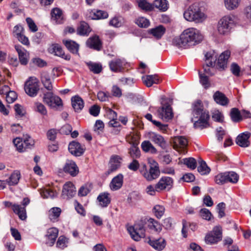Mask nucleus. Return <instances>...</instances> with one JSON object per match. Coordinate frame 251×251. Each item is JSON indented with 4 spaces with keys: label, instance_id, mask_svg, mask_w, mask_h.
Masks as SVG:
<instances>
[{
    "label": "nucleus",
    "instance_id": "26",
    "mask_svg": "<svg viewBox=\"0 0 251 251\" xmlns=\"http://www.w3.org/2000/svg\"><path fill=\"white\" fill-rule=\"evenodd\" d=\"M61 211L62 210L59 207H54L50 208L48 212L49 219L52 222L58 221Z\"/></svg>",
    "mask_w": 251,
    "mask_h": 251
},
{
    "label": "nucleus",
    "instance_id": "4",
    "mask_svg": "<svg viewBox=\"0 0 251 251\" xmlns=\"http://www.w3.org/2000/svg\"><path fill=\"white\" fill-rule=\"evenodd\" d=\"M234 19L232 16L226 15L222 17L217 25L218 33L221 35H227L230 32L234 25Z\"/></svg>",
    "mask_w": 251,
    "mask_h": 251
},
{
    "label": "nucleus",
    "instance_id": "2",
    "mask_svg": "<svg viewBox=\"0 0 251 251\" xmlns=\"http://www.w3.org/2000/svg\"><path fill=\"white\" fill-rule=\"evenodd\" d=\"M192 115L191 121L194 122V127L203 128L208 126L209 115L206 110H203L201 101H197L193 104Z\"/></svg>",
    "mask_w": 251,
    "mask_h": 251
},
{
    "label": "nucleus",
    "instance_id": "53",
    "mask_svg": "<svg viewBox=\"0 0 251 251\" xmlns=\"http://www.w3.org/2000/svg\"><path fill=\"white\" fill-rule=\"evenodd\" d=\"M226 172L221 173L215 177V182L219 185H223L227 183Z\"/></svg>",
    "mask_w": 251,
    "mask_h": 251
},
{
    "label": "nucleus",
    "instance_id": "30",
    "mask_svg": "<svg viewBox=\"0 0 251 251\" xmlns=\"http://www.w3.org/2000/svg\"><path fill=\"white\" fill-rule=\"evenodd\" d=\"M109 65L112 71L119 72L123 69L124 62L120 59H116L110 61Z\"/></svg>",
    "mask_w": 251,
    "mask_h": 251
},
{
    "label": "nucleus",
    "instance_id": "43",
    "mask_svg": "<svg viewBox=\"0 0 251 251\" xmlns=\"http://www.w3.org/2000/svg\"><path fill=\"white\" fill-rule=\"evenodd\" d=\"M91 31V29L87 23L82 22L77 29V33L81 35H88Z\"/></svg>",
    "mask_w": 251,
    "mask_h": 251
},
{
    "label": "nucleus",
    "instance_id": "42",
    "mask_svg": "<svg viewBox=\"0 0 251 251\" xmlns=\"http://www.w3.org/2000/svg\"><path fill=\"white\" fill-rule=\"evenodd\" d=\"M226 8L228 10L235 9L239 6L241 0H224Z\"/></svg>",
    "mask_w": 251,
    "mask_h": 251
},
{
    "label": "nucleus",
    "instance_id": "9",
    "mask_svg": "<svg viewBox=\"0 0 251 251\" xmlns=\"http://www.w3.org/2000/svg\"><path fill=\"white\" fill-rule=\"evenodd\" d=\"M127 230L131 238L135 241H138L145 236V230L142 226L136 224L133 226L129 227Z\"/></svg>",
    "mask_w": 251,
    "mask_h": 251
},
{
    "label": "nucleus",
    "instance_id": "44",
    "mask_svg": "<svg viewBox=\"0 0 251 251\" xmlns=\"http://www.w3.org/2000/svg\"><path fill=\"white\" fill-rule=\"evenodd\" d=\"M89 69L94 74L100 73L102 69V66L100 64L89 62L86 63Z\"/></svg>",
    "mask_w": 251,
    "mask_h": 251
},
{
    "label": "nucleus",
    "instance_id": "6",
    "mask_svg": "<svg viewBox=\"0 0 251 251\" xmlns=\"http://www.w3.org/2000/svg\"><path fill=\"white\" fill-rule=\"evenodd\" d=\"M205 64L203 66L204 74L209 75H212L215 73V69L214 68L216 60L217 58V54L214 50H211L206 52L205 54Z\"/></svg>",
    "mask_w": 251,
    "mask_h": 251
},
{
    "label": "nucleus",
    "instance_id": "36",
    "mask_svg": "<svg viewBox=\"0 0 251 251\" xmlns=\"http://www.w3.org/2000/svg\"><path fill=\"white\" fill-rule=\"evenodd\" d=\"M41 81L44 87L49 91L52 89L51 80L49 75L46 73H43L41 75Z\"/></svg>",
    "mask_w": 251,
    "mask_h": 251
},
{
    "label": "nucleus",
    "instance_id": "34",
    "mask_svg": "<svg viewBox=\"0 0 251 251\" xmlns=\"http://www.w3.org/2000/svg\"><path fill=\"white\" fill-rule=\"evenodd\" d=\"M63 42L70 52L73 53H77L79 45L76 42L71 40H64Z\"/></svg>",
    "mask_w": 251,
    "mask_h": 251
},
{
    "label": "nucleus",
    "instance_id": "7",
    "mask_svg": "<svg viewBox=\"0 0 251 251\" xmlns=\"http://www.w3.org/2000/svg\"><path fill=\"white\" fill-rule=\"evenodd\" d=\"M25 90L26 93L29 96H36L39 90L38 79L35 77H30L25 83Z\"/></svg>",
    "mask_w": 251,
    "mask_h": 251
},
{
    "label": "nucleus",
    "instance_id": "45",
    "mask_svg": "<svg viewBox=\"0 0 251 251\" xmlns=\"http://www.w3.org/2000/svg\"><path fill=\"white\" fill-rule=\"evenodd\" d=\"M20 178V174L18 172H14L6 180L7 183L10 185H15L18 184Z\"/></svg>",
    "mask_w": 251,
    "mask_h": 251
},
{
    "label": "nucleus",
    "instance_id": "22",
    "mask_svg": "<svg viewBox=\"0 0 251 251\" xmlns=\"http://www.w3.org/2000/svg\"><path fill=\"white\" fill-rule=\"evenodd\" d=\"M49 52L51 53H54L55 55L62 57L65 60H69L70 56L69 55H65L61 47L58 44H53L49 49Z\"/></svg>",
    "mask_w": 251,
    "mask_h": 251
},
{
    "label": "nucleus",
    "instance_id": "49",
    "mask_svg": "<svg viewBox=\"0 0 251 251\" xmlns=\"http://www.w3.org/2000/svg\"><path fill=\"white\" fill-rule=\"evenodd\" d=\"M199 165L198 167V172L202 175L208 174L210 171V168L207 166L206 162L201 160L199 161Z\"/></svg>",
    "mask_w": 251,
    "mask_h": 251
},
{
    "label": "nucleus",
    "instance_id": "21",
    "mask_svg": "<svg viewBox=\"0 0 251 251\" xmlns=\"http://www.w3.org/2000/svg\"><path fill=\"white\" fill-rule=\"evenodd\" d=\"M123 175L121 174H118L112 179L110 183V189L113 191L120 189L123 186Z\"/></svg>",
    "mask_w": 251,
    "mask_h": 251
},
{
    "label": "nucleus",
    "instance_id": "37",
    "mask_svg": "<svg viewBox=\"0 0 251 251\" xmlns=\"http://www.w3.org/2000/svg\"><path fill=\"white\" fill-rule=\"evenodd\" d=\"M51 20L56 23H60L62 20V12L60 9L54 8L51 11Z\"/></svg>",
    "mask_w": 251,
    "mask_h": 251
},
{
    "label": "nucleus",
    "instance_id": "63",
    "mask_svg": "<svg viewBox=\"0 0 251 251\" xmlns=\"http://www.w3.org/2000/svg\"><path fill=\"white\" fill-rule=\"evenodd\" d=\"M212 118L215 121L222 123L224 121V116L218 110H214L212 113Z\"/></svg>",
    "mask_w": 251,
    "mask_h": 251
},
{
    "label": "nucleus",
    "instance_id": "51",
    "mask_svg": "<svg viewBox=\"0 0 251 251\" xmlns=\"http://www.w3.org/2000/svg\"><path fill=\"white\" fill-rule=\"evenodd\" d=\"M23 141L25 151L27 149H31L34 145V141L33 139L28 135L25 134L23 135Z\"/></svg>",
    "mask_w": 251,
    "mask_h": 251
},
{
    "label": "nucleus",
    "instance_id": "1",
    "mask_svg": "<svg viewBox=\"0 0 251 251\" xmlns=\"http://www.w3.org/2000/svg\"><path fill=\"white\" fill-rule=\"evenodd\" d=\"M203 39L201 31L196 28L189 27L183 31L179 36L173 38V45L178 48L187 49L195 46Z\"/></svg>",
    "mask_w": 251,
    "mask_h": 251
},
{
    "label": "nucleus",
    "instance_id": "48",
    "mask_svg": "<svg viewBox=\"0 0 251 251\" xmlns=\"http://www.w3.org/2000/svg\"><path fill=\"white\" fill-rule=\"evenodd\" d=\"M138 7L145 11H151L153 9L152 5L146 0H136Z\"/></svg>",
    "mask_w": 251,
    "mask_h": 251
},
{
    "label": "nucleus",
    "instance_id": "59",
    "mask_svg": "<svg viewBox=\"0 0 251 251\" xmlns=\"http://www.w3.org/2000/svg\"><path fill=\"white\" fill-rule=\"evenodd\" d=\"M136 24L141 27L146 28L150 25V23L147 19L144 17H139L136 20Z\"/></svg>",
    "mask_w": 251,
    "mask_h": 251
},
{
    "label": "nucleus",
    "instance_id": "23",
    "mask_svg": "<svg viewBox=\"0 0 251 251\" xmlns=\"http://www.w3.org/2000/svg\"><path fill=\"white\" fill-rule=\"evenodd\" d=\"M86 45L89 48L97 50H100L102 47L101 42L97 35L90 37L86 41Z\"/></svg>",
    "mask_w": 251,
    "mask_h": 251
},
{
    "label": "nucleus",
    "instance_id": "28",
    "mask_svg": "<svg viewBox=\"0 0 251 251\" xmlns=\"http://www.w3.org/2000/svg\"><path fill=\"white\" fill-rule=\"evenodd\" d=\"M213 99L217 103L223 106L227 105L228 102V100L225 95L218 91L214 94Z\"/></svg>",
    "mask_w": 251,
    "mask_h": 251
},
{
    "label": "nucleus",
    "instance_id": "62",
    "mask_svg": "<svg viewBox=\"0 0 251 251\" xmlns=\"http://www.w3.org/2000/svg\"><path fill=\"white\" fill-rule=\"evenodd\" d=\"M6 100L9 103H13L17 99V94L13 91L6 92Z\"/></svg>",
    "mask_w": 251,
    "mask_h": 251
},
{
    "label": "nucleus",
    "instance_id": "39",
    "mask_svg": "<svg viewBox=\"0 0 251 251\" xmlns=\"http://www.w3.org/2000/svg\"><path fill=\"white\" fill-rule=\"evenodd\" d=\"M130 144L131 145L128 152L130 156L133 159L139 158L140 156V151L137 147L138 143L134 142Z\"/></svg>",
    "mask_w": 251,
    "mask_h": 251
},
{
    "label": "nucleus",
    "instance_id": "15",
    "mask_svg": "<svg viewBox=\"0 0 251 251\" xmlns=\"http://www.w3.org/2000/svg\"><path fill=\"white\" fill-rule=\"evenodd\" d=\"M173 183V179L169 176H163L156 184V189L159 191H162L166 189H170L172 186Z\"/></svg>",
    "mask_w": 251,
    "mask_h": 251
},
{
    "label": "nucleus",
    "instance_id": "58",
    "mask_svg": "<svg viewBox=\"0 0 251 251\" xmlns=\"http://www.w3.org/2000/svg\"><path fill=\"white\" fill-rule=\"evenodd\" d=\"M91 191L90 185L86 184L80 188L78 192V195L80 197L86 196Z\"/></svg>",
    "mask_w": 251,
    "mask_h": 251
},
{
    "label": "nucleus",
    "instance_id": "5",
    "mask_svg": "<svg viewBox=\"0 0 251 251\" xmlns=\"http://www.w3.org/2000/svg\"><path fill=\"white\" fill-rule=\"evenodd\" d=\"M148 163L150 164L149 170L145 169L141 173L147 180L151 181L158 177L160 175V170L158 164L154 159H149Z\"/></svg>",
    "mask_w": 251,
    "mask_h": 251
},
{
    "label": "nucleus",
    "instance_id": "32",
    "mask_svg": "<svg viewBox=\"0 0 251 251\" xmlns=\"http://www.w3.org/2000/svg\"><path fill=\"white\" fill-rule=\"evenodd\" d=\"M13 211L17 214L19 218L22 220H25L26 218L25 208L19 204L13 205Z\"/></svg>",
    "mask_w": 251,
    "mask_h": 251
},
{
    "label": "nucleus",
    "instance_id": "11",
    "mask_svg": "<svg viewBox=\"0 0 251 251\" xmlns=\"http://www.w3.org/2000/svg\"><path fill=\"white\" fill-rule=\"evenodd\" d=\"M162 107L158 109L157 112L160 118L165 121L171 120L173 116L171 107L169 105H163V101L161 102Z\"/></svg>",
    "mask_w": 251,
    "mask_h": 251
},
{
    "label": "nucleus",
    "instance_id": "8",
    "mask_svg": "<svg viewBox=\"0 0 251 251\" xmlns=\"http://www.w3.org/2000/svg\"><path fill=\"white\" fill-rule=\"evenodd\" d=\"M43 100L45 103L51 108L62 105L61 99L59 97L54 95L50 92H47L44 94Z\"/></svg>",
    "mask_w": 251,
    "mask_h": 251
},
{
    "label": "nucleus",
    "instance_id": "25",
    "mask_svg": "<svg viewBox=\"0 0 251 251\" xmlns=\"http://www.w3.org/2000/svg\"><path fill=\"white\" fill-rule=\"evenodd\" d=\"M147 242L154 249L159 251L162 250L166 246L165 240L161 238L158 239H151L149 238Z\"/></svg>",
    "mask_w": 251,
    "mask_h": 251
},
{
    "label": "nucleus",
    "instance_id": "52",
    "mask_svg": "<svg viewBox=\"0 0 251 251\" xmlns=\"http://www.w3.org/2000/svg\"><path fill=\"white\" fill-rule=\"evenodd\" d=\"M227 183H236L239 180V176L234 172H226Z\"/></svg>",
    "mask_w": 251,
    "mask_h": 251
},
{
    "label": "nucleus",
    "instance_id": "41",
    "mask_svg": "<svg viewBox=\"0 0 251 251\" xmlns=\"http://www.w3.org/2000/svg\"><path fill=\"white\" fill-rule=\"evenodd\" d=\"M153 5L162 11H166L169 8V3L167 0H155Z\"/></svg>",
    "mask_w": 251,
    "mask_h": 251
},
{
    "label": "nucleus",
    "instance_id": "12",
    "mask_svg": "<svg viewBox=\"0 0 251 251\" xmlns=\"http://www.w3.org/2000/svg\"><path fill=\"white\" fill-rule=\"evenodd\" d=\"M15 49L18 54L19 59L20 63L23 65H26L29 60V52L23 47L19 45H16Z\"/></svg>",
    "mask_w": 251,
    "mask_h": 251
},
{
    "label": "nucleus",
    "instance_id": "29",
    "mask_svg": "<svg viewBox=\"0 0 251 251\" xmlns=\"http://www.w3.org/2000/svg\"><path fill=\"white\" fill-rule=\"evenodd\" d=\"M58 231L56 228L52 227L48 229L47 236L48 238L47 244L51 246L55 242L58 236Z\"/></svg>",
    "mask_w": 251,
    "mask_h": 251
},
{
    "label": "nucleus",
    "instance_id": "38",
    "mask_svg": "<svg viewBox=\"0 0 251 251\" xmlns=\"http://www.w3.org/2000/svg\"><path fill=\"white\" fill-rule=\"evenodd\" d=\"M144 83L147 87H151L153 84H157L159 82L158 79L155 75H148L142 77Z\"/></svg>",
    "mask_w": 251,
    "mask_h": 251
},
{
    "label": "nucleus",
    "instance_id": "54",
    "mask_svg": "<svg viewBox=\"0 0 251 251\" xmlns=\"http://www.w3.org/2000/svg\"><path fill=\"white\" fill-rule=\"evenodd\" d=\"M148 226L150 229L154 230L157 232H159L161 230L162 228L160 225L154 219L150 218L148 220Z\"/></svg>",
    "mask_w": 251,
    "mask_h": 251
},
{
    "label": "nucleus",
    "instance_id": "55",
    "mask_svg": "<svg viewBox=\"0 0 251 251\" xmlns=\"http://www.w3.org/2000/svg\"><path fill=\"white\" fill-rule=\"evenodd\" d=\"M230 117L234 122H238L242 119L239 110L236 108H233L230 111Z\"/></svg>",
    "mask_w": 251,
    "mask_h": 251
},
{
    "label": "nucleus",
    "instance_id": "33",
    "mask_svg": "<svg viewBox=\"0 0 251 251\" xmlns=\"http://www.w3.org/2000/svg\"><path fill=\"white\" fill-rule=\"evenodd\" d=\"M99 205L101 207H107L110 202L109 194L108 193L100 194L97 198Z\"/></svg>",
    "mask_w": 251,
    "mask_h": 251
},
{
    "label": "nucleus",
    "instance_id": "20",
    "mask_svg": "<svg viewBox=\"0 0 251 251\" xmlns=\"http://www.w3.org/2000/svg\"><path fill=\"white\" fill-rule=\"evenodd\" d=\"M173 147L176 150L184 149L188 145V140L184 136H176L173 139Z\"/></svg>",
    "mask_w": 251,
    "mask_h": 251
},
{
    "label": "nucleus",
    "instance_id": "31",
    "mask_svg": "<svg viewBox=\"0 0 251 251\" xmlns=\"http://www.w3.org/2000/svg\"><path fill=\"white\" fill-rule=\"evenodd\" d=\"M72 104L75 111L78 112L84 107L83 100L79 96H75L72 98Z\"/></svg>",
    "mask_w": 251,
    "mask_h": 251
},
{
    "label": "nucleus",
    "instance_id": "57",
    "mask_svg": "<svg viewBox=\"0 0 251 251\" xmlns=\"http://www.w3.org/2000/svg\"><path fill=\"white\" fill-rule=\"evenodd\" d=\"M200 81L204 88H208L210 86L208 77L205 74L199 73Z\"/></svg>",
    "mask_w": 251,
    "mask_h": 251
},
{
    "label": "nucleus",
    "instance_id": "10",
    "mask_svg": "<svg viewBox=\"0 0 251 251\" xmlns=\"http://www.w3.org/2000/svg\"><path fill=\"white\" fill-rule=\"evenodd\" d=\"M86 16L90 19L98 20L107 19L109 16V14L106 11L94 9L88 10Z\"/></svg>",
    "mask_w": 251,
    "mask_h": 251
},
{
    "label": "nucleus",
    "instance_id": "64",
    "mask_svg": "<svg viewBox=\"0 0 251 251\" xmlns=\"http://www.w3.org/2000/svg\"><path fill=\"white\" fill-rule=\"evenodd\" d=\"M24 28L22 25H17L13 28V36L17 38L24 33Z\"/></svg>",
    "mask_w": 251,
    "mask_h": 251
},
{
    "label": "nucleus",
    "instance_id": "60",
    "mask_svg": "<svg viewBox=\"0 0 251 251\" xmlns=\"http://www.w3.org/2000/svg\"><path fill=\"white\" fill-rule=\"evenodd\" d=\"M221 240L219 237H215V236L211 233L207 234L205 237V242L210 244L216 243Z\"/></svg>",
    "mask_w": 251,
    "mask_h": 251
},
{
    "label": "nucleus",
    "instance_id": "17",
    "mask_svg": "<svg viewBox=\"0 0 251 251\" xmlns=\"http://www.w3.org/2000/svg\"><path fill=\"white\" fill-rule=\"evenodd\" d=\"M75 188L72 182H67L64 185L62 190V196L64 198H71L75 196Z\"/></svg>",
    "mask_w": 251,
    "mask_h": 251
},
{
    "label": "nucleus",
    "instance_id": "18",
    "mask_svg": "<svg viewBox=\"0 0 251 251\" xmlns=\"http://www.w3.org/2000/svg\"><path fill=\"white\" fill-rule=\"evenodd\" d=\"M121 158L120 156L118 155L112 156L109 163L107 174L109 175L116 171L121 166Z\"/></svg>",
    "mask_w": 251,
    "mask_h": 251
},
{
    "label": "nucleus",
    "instance_id": "61",
    "mask_svg": "<svg viewBox=\"0 0 251 251\" xmlns=\"http://www.w3.org/2000/svg\"><path fill=\"white\" fill-rule=\"evenodd\" d=\"M183 162L191 169L194 170L196 168V161L193 158L183 159Z\"/></svg>",
    "mask_w": 251,
    "mask_h": 251
},
{
    "label": "nucleus",
    "instance_id": "56",
    "mask_svg": "<svg viewBox=\"0 0 251 251\" xmlns=\"http://www.w3.org/2000/svg\"><path fill=\"white\" fill-rule=\"evenodd\" d=\"M40 194L43 198H53L57 195V193L50 189H43Z\"/></svg>",
    "mask_w": 251,
    "mask_h": 251
},
{
    "label": "nucleus",
    "instance_id": "13",
    "mask_svg": "<svg viewBox=\"0 0 251 251\" xmlns=\"http://www.w3.org/2000/svg\"><path fill=\"white\" fill-rule=\"evenodd\" d=\"M68 149L71 154L79 156L83 153L85 148L84 146L80 145L78 142L73 141L69 144Z\"/></svg>",
    "mask_w": 251,
    "mask_h": 251
},
{
    "label": "nucleus",
    "instance_id": "16",
    "mask_svg": "<svg viewBox=\"0 0 251 251\" xmlns=\"http://www.w3.org/2000/svg\"><path fill=\"white\" fill-rule=\"evenodd\" d=\"M63 170L72 176H76L79 172L78 167L75 163L72 160L67 161L64 166Z\"/></svg>",
    "mask_w": 251,
    "mask_h": 251
},
{
    "label": "nucleus",
    "instance_id": "3",
    "mask_svg": "<svg viewBox=\"0 0 251 251\" xmlns=\"http://www.w3.org/2000/svg\"><path fill=\"white\" fill-rule=\"evenodd\" d=\"M184 19L189 22H194L195 23H201L206 18L205 14L202 12L200 7L197 4L191 5L184 13Z\"/></svg>",
    "mask_w": 251,
    "mask_h": 251
},
{
    "label": "nucleus",
    "instance_id": "47",
    "mask_svg": "<svg viewBox=\"0 0 251 251\" xmlns=\"http://www.w3.org/2000/svg\"><path fill=\"white\" fill-rule=\"evenodd\" d=\"M165 211L163 205L156 204L152 209V212L154 216L158 219H160L164 215Z\"/></svg>",
    "mask_w": 251,
    "mask_h": 251
},
{
    "label": "nucleus",
    "instance_id": "24",
    "mask_svg": "<svg viewBox=\"0 0 251 251\" xmlns=\"http://www.w3.org/2000/svg\"><path fill=\"white\" fill-rule=\"evenodd\" d=\"M250 133L246 132L239 134L236 139V144L241 147H247L250 145L249 139Z\"/></svg>",
    "mask_w": 251,
    "mask_h": 251
},
{
    "label": "nucleus",
    "instance_id": "27",
    "mask_svg": "<svg viewBox=\"0 0 251 251\" xmlns=\"http://www.w3.org/2000/svg\"><path fill=\"white\" fill-rule=\"evenodd\" d=\"M166 31V28L162 25H159L154 28H152L149 30V33L151 34L157 39H160L164 34Z\"/></svg>",
    "mask_w": 251,
    "mask_h": 251
},
{
    "label": "nucleus",
    "instance_id": "19",
    "mask_svg": "<svg viewBox=\"0 0 251 251\" xmlns=\"http://www.w3.org/2000/svg\"><path fill=\"white\" fill-rule=\"evenodd\" d=\"M230 55V52L228 50L221 54L217 61V67L219 69L224 70L226 67L227 61Z\"/></svg>",
    "mask_w": 251,
    "mask_h": 251
},
{
    "label": "nucleus",
    "instance_id": "40",
    "mask_svg": "<svg viewBox=\"0 0 251 251\" xmlns=\"http://www.w3.org/2000/svg\"><path fill=\"white\" fill-rule=\"evenodd\" d=\"M124 24L123 18L119 16H115L109 21V25L111 26L118 28L122 26Z\"/></svg>",
    "mask_w": 251,
    "mask_h": 251
},
{
    "label": "nucleus",
    "instance_id": "46",
    "mask_svg": "<svg viewBox=\"0 0 251 251\" xmlns=\"http://www.w3.org/2000/svg\"><path fill=\"white\" fill-rule=\"evenodd\" d=\"M34 110L42 116H46L48 114V111L45 105L40 102L34 103Z\"/></svg>",
    "mask_w": 251,
    "mask_h": 251
},
{
    "label": "nucleus",
    "instance_id": "50",
    "mask_svg": "<svg viewBox=\"0 0 251 251\" xmlns=\"http://www.w3.org/2000/svg\"><path fill=\"white\" fill-rule=\"evenodd\" d=\"M13 144L16 147L17 150L19 152H24L25 151V147L23 141V138H16L13 140Z\"/></svg>",
    "mask_w": 251,
    "mask_h": 251
},
{
    "label": "nucleus",
    "instance_id": "14",
    "mask_svg": "<svg viewBox=\"0 0 251 251\" xmlns=\"http://www.w3.org/2000/svg\"><path fill=\"white\" fill-rule=\"evenodd\" d=\"M147 138L150 139L155 144L158 145L161 148H165L166 146V142L164 137L160 134L155 132L150 131L146 134Z\"/></svg>",
    "mask_w": 251,
    "mask_h": 251
},
{
    "label": "nucleus",
    "instance_id": "35",
    "mask_svg": "<svg viewBox=\"0 0 251 251\" xmlns=\"http://www.w3.org/2000/svg\"><path fill=\"white\" fill-rule=\"evenodd\" d=\"M141 147L142 150L145 152H150L152 154L157 153V150L149 141L146 140L143 141L141 143Z\"/></svg>",
    "mask_w": 251,
    "mask_h": 251
}]
</instances>
